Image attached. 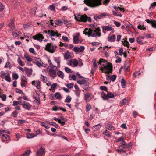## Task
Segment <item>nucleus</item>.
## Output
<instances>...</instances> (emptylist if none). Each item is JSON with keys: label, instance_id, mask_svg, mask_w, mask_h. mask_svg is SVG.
Masks as SVG:
<instances>
[{"label": "nucleus", "instance_id": "f3484780", "mask_svg": "<svg viewBox=\"0 0 156 156\" xmlns=\"http://www.w3.org/2000/svg\"><path fill=\"white\" fill-rule=\"evenodd\" d=\"M32 105L29 103L26 102H24L23 107L24 108L28 110H29L31 108Z\"/></svg>", "mask_w": 156, "mask_h": 156}, {"label": "nucleus", "instance_id": "ddd939ff", "mask_svg": "<svg viewBox=\"0 0 156 156\" xmlns=\"http://www.w3.org/2000/svg\"><path fill=\"white\" fill-rule=\"evenodd\" d=\"M90 93H87L84 94V99L86 102H89L92 99Z\"/></svg>", "mask_w": 156, "mask_h": 156}, {"label": "nucleus", "instance_id": "bf43d9fd", "mask_svg": "<svg viewBox=\"0 0 156 156\" xmlns=\"http://www.w3.org/2000/svg\"><path fill=\"white\" fill-rule=\"evenodd\" d=\"M106 79L107 81V82H106V84L107 83V82L110 83L111 81L110 76L107 75Z\"/></svg>", "mask_w": 156, "mask_h": 156}, {"label": "nucleus", "instance_id": "9b49d317", "mask_svg": "<svg viewBox=\"0 0 156 156\" xmlns=\"http://www.w3.org/2000/svg\"><path fill=\"white\" fill-rule=\"evenodd\" d=\"M44 150L41 147L39 150H37L36 156H44Z\"/></svg>", "mask_w": 156, "mask_h": 156}, {"label": "nucleus", "instance_id": "e2e57ef3", "mask_svg": "<svg viewBox=\"0 0 156 156\" xmlns=\"http://www.w3.org/2000/svg\"><path fill=\"white\" fill-rule=\"evenodd\" d=\"M1 97L3 101H6V96L5 94H3L2 95H1Z\"/></svg>", "mask_w": 156, "mask_h": 156}, {"label": "nucleus", "instance_id": "79ce46f5", "mask_svg": "<svg viewBox=\"0 0 156 156\" xmlns=\"http://www.w3.org/2000/svg\"><path fill=\"white\" fill-rule=\"evenodd\" d=\"M21 81L23 82H27V79L24 75H23L21 77Z\"/></svg>", "mask_w": 156, "mask_h": 156}, {"label": "nucleus", "instance_id": "cd10ccee", "mask_svg": "<svg viewBox=\"0 0 156 156\" xmlns=\"http://www.w3.org/2000/svg\"><path fill=\"white\" fill-rule=\"evenodd\" d=\"M101 97L103 98V99L104 100H108V98L107 94H106L102 92L101 93Z\"/></svg>", "mask_w": 156, "mask_h": 156}, {"label": "nucleus", "instance_id": "1a4fd4ad", "mask_svg": "<svg viewBox=\"0 0 156 156\" xmlns=\"http://www.w3.org/2000/svg\"><path fill=\"white\" fill-rule=\"evenodd\" d=\"M57 70H55L52 69H48L49 74L51 77L55 78L56 76V71Z\"/></svg>", "mask_w": 156, "mask_h": 156}, {"label": "nucleus", "instance_id": "5fc2aeb1", "mask_svg": "<svg viewBox=\"0 0 156 156\" xmlns=\"http://www.w3.org/2000/svg\"><path fill=\"white\" fill-rule=\"evenodd\" d=\"M55 96L57 99H59L60 98L61 94L57 92L55 94Z\"/></svg>", "mask_w": 156, "mask_h": 156}, {"label": "nucleus", "instance_id": "f03ea898", "mask_svg": "<svg viewBox=\"0 0 156 156\" xmlns=\"http://www.w3.org/2000/svg\"><path fill=\"white\" fill-rule=\"evenodd\" d=\"M101 30L99 27L96 28L95 30L86 28L83 31V34L85 35H88V37H100L101 36Z\"/></svg>", "mask_w": 156, "mask_h": 156}, {"label": "nucleus", "instance_id": "6e6552de", "mask_svg": "<svg viewBox=\"0 0 156 156\" xmlns=\"http://www.w3.org/2000/svg\"><path fill=\"white\" fill-rule=\"evenodd\" d=\"M32 38L33 39L38 40L40 42H41L44 39V37L42 34L39 33L33 36Z\"/></svg>", "mask_w": 156, "mask_h": 156}, {"label": "nucleus", "instance_id": "0e129e2a", "mask_svg": "<svg viewBox=\"0 0 156 156\" xmlns=\"http://www.w3.org/2000/svg\"><path fill=\"white\" fill-rule=\"evenodd\" d=\"M62 39L65 42H68L69 41V40L67 37L63 36L62 37Z\"/></svg>", "mask_w": 156, "mask_h": 156}, {"label": "nucleus", "instance_id": "f704fd0d", "mask_svg": "<svg viewBox=\"0 0 156 156\" xmlns=\"http://www.w3.org/2000/svg\"><path fill=\"white\" fill-rule=\"evenodd\" d=\"M40 79L41 80L43 81L44 83H46L47 80V77H46L42 75V74L41 75V77H40Z\"/></svg>", "mask_w": 156, "mask_h": 156}, {"label": "nucleus", "instance_id": "393cba45", "mask_svg": "<svg viewBox=\"0 0 156 156\" xmlns=\"http://www.w3.org/2000/svg\"><path fill=\"white\" fill-rule=\"evenodd\" d=\"M25 72L28 76H30L32 73V70L31 69L26 68Z\"/></svg>", "mask_w": 156, "mask_h": 156}, {"label": "nucleus", "instance_id": "4c0bfd02", "mask_svg": "<svg viewBox=\"0 0 156 156\" xmlns=\"http://www.w3.org/2000/svg\"><path fill=\"white\" fill-rule=\"evenodd\" d=\"M49 8L52 11H55V7L54 4L50 5Z\"/></svg>", "mask_w": 156, "mask_h": 156}, {"label": "nucleus", "instance_id": "3c124183", "mask_svg": "<svg viewBox=\"0 0 156 156\" xmlns=\"http://www.w3.org/2000/svg\"><path fill=\"white\" fill-rule=\"evenodd\" d=\"M151 24L153 27L156 28V21L152 20V22L151 23Z\"/></svg>", "mask_w": 156, "mask_h": 156}, {"label": "nucleus", "instance_id": "412c9836", "mask_svg": "<svg viewBox=\"0 0 156 156\" xmlns=\"http://www.w3.org/2000/svg\"><path fill=\"white\" fill-rule=\"evenodd\" d=\"M77 83L78 84L81 85L85 84V85L87 86H88L89 85V83L87 82L84 79L78 80L77 81Z\"/></svg>", "mask_w": 156, "mask_h": 156}, {"label": "nucleus", "instance_id": "8fccbe9b", "mask_svg": "<svg viewBox=\"0 0 156 156\" xmlns=\"http://www.w3.org/2000/svg\"><path fill=\"white\" fill-rule=\"evenodd\" d=\"M57 83H55L51 85V88L52 90H54L56 88L57 86Z\"/></svg>", "mask_w": 156, "mask_h": 156}, {"label": "nucleus", "instance_id": "7ed1b4c3", "mask_svg": "<svg viewBox=\"0 0 156 156\" xmlns=\"http://www.w3.org/2000/svg\"><path fill=\"white\" fill-rule=\"evenodd\" d=\"M74 18L76 20L80 22H85L87 20L90 22H91V18L87 17L86 14L81 15L79 14H76L75 15Z\"/></svg>", "mask_w": 156, "mask_h": 156}, {"label": "nucleus", "instance_id": "09e8293b", "mask_svg": "<svg viewBox=\"0 0 156 156\" xmlns=\"http://www.w3.org/2000/svg\"><path fill=\"white\" fill-rule=\"evenodd\" d=\"M73 60V64L74 66H72L73 67L77 66L78 65V61L76 59Z\"/></svg>", "mask_w": 156, "mask_h": 156}, {"label": "nucleus", "instance_id": "37998d69", "mask_svg": "<svg viewBox=\"0 0 156 156\" xmlns=\"http://www.w3.org/2000/svg\"><path fill=\"white\" fill-rule=\"evenodd\" d=\"M0 133H4L6 134H9L10 133V132L6 130H4L2 129H0Z\"/></svg>", "mask_w": 156, "mask_h": 156}, {"label": "nucleus", "instance_id": "a19ab883", "mask_svg": "<svg viewBox=\"0 0 156 156\" xmlns=\"http://www.w3.org/2000/svg\"><path fill=\"white\" fill-rule=\"evenodd\" d=\"M156 6V2H154L153 3L151 4L150 6L149 7L150 9H154Z\"/></svg>", "mask_w": 156, "mask_h": 156}, {"label": "nucleus", "instance_id": "20e7f679", "mask_svg": "<svg viewBox=\"0 0 156 156\" xmlns=\"http://www.w3.org/2000/svg\"><path fill=\"white\" fill-rule=\"evenodd\" d=\"M84 3L91 7H97L101 4V0H84Z\"/></svg>", "mask_w": 156, "mask_h": 156}, {"label": "nucleus", "instance_id": "864d4df0", "mask_svg": "<svg viewBox=\"0 0 156 156\" xmlns=\"http://www.w3.org/2000/svg\"><path fill=\"white\" fill-rule=\"evenodd\" d=\"M49 122V124H50L54 126L56 128L58 127L59 126V125L58 124H57L54 122Z\"/></svg>", "mask_w": 156, "mask_h": 156}, {"label": "nucleus", "instance_id": "69168bd1", "mask_svg": "<svg viewBox=\"0 0 156 156\" xmlns=\"http://www.w3.org/2000/svg\"><path fill=\"white\" fill-rule=\"evenodd\" d=\"M60 109V107L58 106H54L52 110L55 111H56L57 110H59Z\"/></svg>", "mask_w": 156, "mask_h": 156}, {"label": "nucleus", "instance_id": "e433bc0d", "mask_svg": "<svg viewBox=\"0 0 156 156\" xmlns=\"http://www.w3.org/2000/svg\"><path fill=\"white\" fill-rule=\"evenodd\" d=\"M65 59L67 60L71 58V55L69 53L66 52L64 55Z\"/></svg>", "mask_w": 156, "mask_h": 156}, {"label": "nucleus", "instance_id": "603ef678", "mask_svg": "<svg viewBox=\"0 0 156 156\" xmlns=\"http://www.w3.org/2000/svg\"><path fill=\"white\" fill-rule=\"evenodd\" d=\"M78 66H79L81 67L83 66V64L81 59H79L78 60Z\"/></svg>", "mask_w": 156, "mask_h": 156}, {"label": "nucleus", "instance_id": "680f3d73", "mask_svg": "<svg viewBox=\"0 0 156 156\" xmlns=\"http://www.w3.org/2000/svg\"><path fill=\"white\" fill-rule=\"evenodd\" d=\"M51 69H54L55 70H57V67L56 66L54 65L52 63L49 65Z\"/></svg>", "mask_w": 156, "mask_h": 156}, {"label": "nucleus", "instance_id": "473e14b6", "mask_svg": "<svg viewBox=\"0 0 156 156\" xmlns=\"http://www.w3.org/2000/svg\"><path fill=\"white\" fill-rule=\"evenodd\" d=\"M57 75L58 76L61 78L63 79L64 78V74L63 72L62 71H58L57 72Z\"/></svg>", "mask_w": 156, "mask_h": 156}, {"label": "nucleus", "instance_id": "4d7b16f0", "mask_svg": "<svg viewBox=\"0 0 156 156\" xmlns=\"http://www.w3.org/2000/svg\"><path fill=\"white\" fill-rule=\"evenodd\" d=\"M73 59L68 60L67 61V65H68L69 66H72L73 61Z\"/></svg>", "mask_w": 156, "mask_h": 156}, {"label": "nucleus", "instance_id": "052dcab7", "mask_svg": "<svg viewBox=\"0 0 156 156\" xmlns=\"http://www.w3.org/2000/svg\"><path fill=\"white\" fill-rule=\"evenodd\" d=\"M107 95L108 97V98H112L114 97V95L112 93H110V92H108L107 93Z\"/></svg>", "mask_w": 156, "mask_h": 156}, {"label": "nucleus", "instance_id": "338daca9", "mask_svg": "<svg viewBox=\"0 0 156 156\" xmlns=\"http://www.w3.org/2000/svg\"><path fill=\"white\" fill-rule=\"evenodd\" d=\"M137 28L140 30H146V28L144 27L143 26H142L141 25H139L137 26Z\"/></svg>", "mask_w": 156, "mask_h": 156}, {"label": "nucleus", "instance_id": "7c9ffc66", "mask_svg": "<svg viewBox=\"0 0 156 156\" xmlns=\"http://www.w3.org/2000/svg\"><path fill=\"white\" fill-rule=\"evenodd\" d=\"M103 134L109 137H111V133L107 130H105V131L103 133Z\"/></svg>", "mask_w": 156, "mask_h": 156}, {"label": "nucleus", "instance_id": "6e6d98bb", "mask_svg": "<svg viewBox=\"0 0 156 156\" xmlns=\"http://www.w3.org/2000/svg\"><path fill=\"white\" fill-rule=\"evenodd\" d=\"M18 114V113L17 112V111L15 110L12 113V115L13 117L16 118L17 117Z\"/></svg>", "mask_w": 156, "mask_h": 156}, {"label": "nucleus", "instance_id": "774afa93", "mask_svg": "<svg viewBox=\"0 0 156 156\" xmlns=\"http://www.w3.org/2000/svg\"><path fill=\"white\" fill-rule=\"evenodd\" d=\"M85 49V48L83 46H81L79 48V52H83Z\"/></svg>", "mask_w": 156, "mask_h": 156}, {"label": "nucleus", "instance_id": "423d86ee", "mask_svg": "<svg viewBox=\"0 0 156 156\" xmlns=\"http://www.w3.org/2000/svg\"><path fill=\"white\" fill-rule=\"evenodd\" d=\"M57 48L55 45H52L51 43H47L45 46V49L48 51L53 53L54 52Z\"/></svg>", "mask_w": 156, "mask_h": 156}, {"label": "nucleus", "instance_id": "49530a36", "mask_svg": "<svg viewBox=\"0 0 156 156\" xmlns=\"http://www.w3.org/2000/svg\"><path fill=\"white\" fill-rule=\"evenodd\" d=\"M128 103V100L126 98L123 99L121 103L122 105H124Z\"/></svg>", "mask_w": 156, "mask_h": 156}, {"label": "nucleus", "instance_id": "0eeeda50", "mask_svg": "<svg viewBox=\"0 0 156 156\" xmlns=\"http://www.w3.org/2000/svg\"><path fill=\"white\" fill-rule=\"evenodd\" d=\"M44 32L45 33L47 34L49 36L51 37L54 36L59 37L61 36V34H58L57 32H55L52 30H49L48 31H45Z\"/></svg>", "mask_w": 156, "mask_h": 156}, {"label": "nucleus", "instance_id": "13d9d810", "mask_svg": "<svg viewBox=\"0 0 156 156\" xmlns=\"http://www.w3.org/2000/svg\"><path fill=\"white\" fill-rule=\"evenodd\" d=\"M25 121L24 120H18V125H21L25 122Z\"/></svg>", "mask_w": 156, "mask_h": 156}, {"label": "nucleus", "instance_id": "f257e3e1", "mask_svg": "<svg viewBox=\"0 0 156 156\" xmlns=\"http://www.w3.org/2000/svg\"><path fill=\"white\" fill-rule=\"evenodd\" d=\"M98 62L100 65V69L102 72L108 74L111 72L112 68L111 64L103 58H100Z\"/></svg>", "mask_w": 156, "mask_h": 156}, {"label": "nucleus", "instance_id": "2f4dec72", "mask_svg": "<svg viewBox=\"0 0 156 156\" xmlns=\"http://www.w3.org/2000/svg\"><path fill=\"white\" fill-rule=\"evenodd\" d=\"M21 34V33L20 31H18L17 32H13L12 34V35L14 37H16L20 36Z\"/></svg>", "mask_w": 156, "mask_h": 156}, {"label": "nucleus", "instance_id": "de8ad7c7", "mask_svg": "<svg viewBox=\"0 0 156 156\" xmlns=\"http://www.w3.org/2000/svg\"><path fill=\"white\" fill-rule=\"evenodd\" d=\"M101 127V125L100 124L94 126L93 128H95L96 130L99 129Z\"/></svg>", "mask_w": 156, "mask_h": 156}, {"label": "nucleus", "instance_id": "4468645a", "mask_svg": "<svg viewBox=\"0 0 156 156\" xmlns=\"http://www.w3.org/2000/svg\"><path fill=\"white\" fill-rule=\"evenodd\" d=\"M116 39L115 36L114 34H109L108 38V41L111 42H114Z\"/></svg>", "mask_w": 156, "mask_h": 156}, {"label": "nucleus", "instance_id": "f8f14e48", "mask_svg": "<svg viewBox=\"0 0 156 156\" xmlns=\"http://www.w3.org/2000/svg\"><path fill=\"white\" fill-rule=\"evenodd\" d=\"M32 84L33 85L35 86L37 89H40L41 88L40 82L38 80L33 81L32 82Z\"/></svg>", "mask_w": 156, "mask_h": 156}, {"label": "nucleus", "instance_id": "aec40b11", "mask_svg": "<svg viewBox=\"0 0 156 156\" xmlns=\"http://www.w3.org/2000/svg\"><path fill=\"white\" fill-rule=\"evenodd\" d=\"M14 23V19H12L10 20L9 23L8 24L9 27L12 30H13L15 28Z\"/></svg>", "mask_w": 156, "mask_h": 156}, {"label": "nucleus", "instance_id": "9d476101", "mask_svg": "<svg viewBox=\"0 0 156 156\" xmlns=\"http://www.w3.org/2000/svg\"><path fill=\"white\" fill-rule=\"evenodd\" d=\"M101 28L102 29V31L104 33H105L106 32L105 31H110L113 30V28L109 25L106 26H102Z\"/></svg>", "mask_w": 156, "mask_h": 156}, {"label": "nucleus", "instance_id": "b1692460", "mask_svg": "<svg viewBox=\"0 0 156 156\" xmlns=\"http://www.w3.org/2000/svg\"><path fill=\"white\" fill-rule=\"evenodd\" d=\"M0 138H3L4 139V138L6 139V140H8L10 139V137L8 135L1 133H0Z\"/></svg>", "mask_w": 156, "mask_h": 156}, {"label": "nucleus", "instance_id": "a878e982", "mask_svg": "<svg viewBox=\"0 0 156 156\" xmlns=\"http://www.w3.org/2000/svg\"><path fill=\"white\" fill-rule=\"evenodd\" d=\"M126 40L127 38H126L125 39V40H124V41H122V44L124 46H126L128 48L129 44L128 41L126 40Z\"/></svg>", "mask_w": 156, "mask_h": 156}, {"label": "nucleus", "instance_id": "c03bdc74", "mask_svg": "<svg viewBox=\"0 0 156 156\" xmlns=\"http://www.w3.org/2000/svg\"><path fill=\"white\" fill-rule=\"evenodd\" d=\"M5 79L6 81L8 82H10L11 81V80L9 74H7L6 75Z\"/></svg>", "mask_w": 156, "mask_h": 156}, {"label": "nucleus", "instance_id": "c9c22d12", "mask_svg": "<svg viewBox=\"0 0 156 156\" xmlns=\"http://www.w3.org/2000/svg\"><path fill=\"white\" fill-rule=\"evenodd\" d=\"M126 82L125 80L122 78L121 80V84L122 88H124L125 87Z\"/></svg>", "mask_w": 156, "mask_h": 156}, {"label": "nucleus", "instance_id": "a211bd4d", "mask_svg": "<svg viewBox=\"0 0 156 156\" xmlns=\"http://www.w3.org/2000/svg\"><path fill=\"white\" fill-rule=\"evenodd\" d=\"M108 15L107 13H102L100 15L98 16H94V19L97 20V19H100L102 18L103 17L106 16Z\"/></svg>", "mask_w": 156, "mask_h": 156}, {"label": "nucleus", "instance_id": "bb28decb", "mask_svg": "<svg viewBox=\"0 0 156 156\" xmlns=\"http://www.w3.org/2000/svg\"><path fill=\"white\" fill-rule=\"evenodd\" d=\"M17 62L21 66H23L25 65V63L21 60L20 57L18 58L17 59Z\"/></svg>", "mask_w": 156, "mask_h": 156}, {"label": "nucleus", "instance_id": "6ab92c4d", "mask_svg": "<svg viewBox=\"0 0 156 156\" xmlns=\"http://www.w3.org/2000/svg\"><path fill=\"white\" fill-rule=\"evenodd\" d=\"M34 59L35 60V62H34L38 67H41V59L37 57H35Z\"/></svg>", "mask_w": 156, "mask_h": 156}, {"label": "nucleus", "instance_id": "39448f33", "mask_svg": "<svg viewBox=\"0 0 156 156\" xmlns=\"http://www.w3.org/2000/svg\"><path fill=\"white\" fill-rule=\"evenodd\" d=\"M121 144H122V145L119 147V149H117V151L118 153L120 152L121 151L125 152V151L129 150V147L130 146L129 144H126L125 141L123 140L122 141Z\"/></svg>", "mask_w": 156, "mask_h": 156}, {"label": "nucleus", "instance_id": "4be33fe9", "mask_svg": "<svg viewBox=\"0 0 156 156\" xmlns=\"http://www.w3.org/2000/svg\"><path fill=\"white\" fill-rule=\"evenodd\" d=\"M80 35L79 33L76 34V35L73 37V43L75 44H77L79 41V37Z\"/></svg>", "mask_w": 156, "mask_h": 156}, {"label": "nucleus", "instance_id": "58836bf2", "mask_svg": "<svg viewBox=\"0 0 156 156\" xmlns=\"http://www.w3.org/2000/svg\"><path fill=\"white\" fill-rule=\"evenodd\" d=\"M54 23L56 25H62L63 23V22L59 20H55Z\"/></svg>", "mask_w": 156, "mask_h": 156}, {"label": "nucleus", "instance_id": "72a5a7b5", "mask_svg": "<svg viewBox=\"0 0 156 156\" xmlns=\"http://www.w3.org/2000/svg\"><path fill=\"white\" fill-rule=\"evenodd\" d=\"M72 99L71 97L69 95L67 96L66 99L65 100V102L69 103Z\"/></svg>", "mask_w": 156, "mask_h": 156}, {"label": "nucleus", "instance_id": "c85d7f7f", "mask_svg": "<svg viewBox=\"0 0 156 156\" xmlns=\"http://www.w3.org/2000/svg\"><path fill=\"white\" fill-rule=\"evenodd\" d=\"M26 136L27 138L30 139L35 137L36 135L33 133H27Z\"/></svg>", "mask_w": 156, "mask_h": 156}, {"label": "nucleus", "instance_id": "c756f323", "mask_svg": "<svg viewBox=\"0 0 156 156\" xmlns=\"http://www.w3.org/2000/svg\"><path fill=\"white\" fill-rule=\"evenodd\" d=\"M31 152L30 150H27L25 152L23 153L20 156H29Z\"/></svg>", "mask_w": 156, "mask_h": 156}, {"label": "nucleus", "instance_id": "dca6fc26", "mask_svg": "<svg viewBox=\"0 0 156 156\" xmlns=\"http://www.w3.org/2000/svg\"><path fill=\"white\" fill-rule=\"evenodd\" d=\"M105 125V128L109 130L112 131L115 129L114 127L112 125L111 123H107Z\"/></svg>", "mask_w": 156, "mask_h": 156}, {"label": "nucleus", "instance_id": "5701e85b", "mask_svg": "<svg viewBox=\"0 0 156 156\" xmlns=\"http://www.w3.org/2000/svg\"><path fill=\"white\" fill-rule=\"evenodd\" d=\"M60 57H55L54 58V61L57 63V67L59 68L60 67Z\"/></svg>", "mask_w": 156, "mask_h": 156}, {"label": "nucleus", "instance_id": "2eb2a0df", "mask_svg": "<svg viewBox=\"0 0 156 156\" xmlns=\"http://www.w3.org/2000/svg\"><path fill=\"white\" fill-rule=\"evenodd\" d=\"M92 62L94 68L93 69H92L91 70V73L92 74L93 73V71L95 70L98 67L97 64V61L96 59L94 58L92 60Z\"/></svg>", "mask_w": 156, "mask_h": 156}, {"label": "nucleus", "instance_id": "ea45409f", "mask_svg": "<svg viewBox=\"0 0 156 156\" xmlns=\"http://www.w3.org/2000/svg\"><path fill=\"white\" fill-rule=\"evenodd\" d=\"M34 98V99L37 101L36 102H37L38 103V104L40 103V99L39 97V96H38V95H37L34 96V95L33 96Z\"/></svg>", "mask_w": 156, "mask_h": 156}, {"label": "nucleus", "instance_id": "a18cd8bd", "mask_svg": "<svg viewBox=\"0 0 156 156\" xmlns=\"http://www.w3.org/2000/svg\"><path fill=\"white\" fill-rule=\"evenodd\" d=\"M91 108V106L89 104H87L86 107V111H90Z\"/></svg>", "mask_w": 156, "mask_h": 156}]
</instances>
